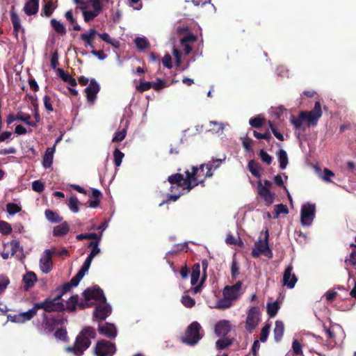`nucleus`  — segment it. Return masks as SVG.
<instances>
[{"label": "nucleus", "mask_w": 356, "mask_h": 356, "mask_svg": "<svg viewBox=\"0 0 356 356\" xmlns=\"http://www.w3.org/2000/svg\"><path fill=\"white\" fill-rule=\"evenodd\" d=\"M95 330L90 326L83 327L76 336L72 346H67L65 350L76 356H81L91 345V339L96 338Z\"/></svg>", "instance_id": "f257e3e1"}, {"label": "nucleus", "mask_w": 356, "mask_h": 356, "mask_svg": "<svg viewBox=\"0 0 356 356\" xmlns=\"http://www.w3.org/2000/svg\"><path fill=\"white\" fill-rule=\"evenodd\" d=\"M185 173L186 178L180 173H176L168 177V181L172 185H176L175 186H170V191L171 192H173L175 188H179L180 187H183V189L186 188L188 191H190L200 184L201 179L197 177H200V175L198 174V170L197 168H193V172L186 170Z\"/></svg>", "instance_id": "f03ea898"}, {"label": "nucleus", "mask_w": 356, "mask_h": 356, "mask_svg": "<svg viewBox=\"0 0 356 356\" xmlns=\"http://www.w3.org/2000/svg\"><path fill=\"white\" fill-rule=\"evenodd\" d=\"M321 103L316 102L314 107L310 111H301L298 118L291 116V122L296 129H301L302 121L307 122V126L314 127L318 124V119L322 116Z\"/></svg>", "instance_id": "7ed1b4c3"}, {"label": "nucleus", "mask_w": 356, "mask_h": 356, "mask_svg": "<svg viewBox=\"0 0 356 356\" xmlns=\"http://www.w3.org/2000/svg\"><path fill=\"white\" fill-rule=\"evenodd\" d=\"M202 327L197 321H193L188 325L184 334L179 337V341L187 346H194L197 345L203 337L201 333Z\"/></svg>", "instance_id": "20e7f679"}, {"label": "nucleus", "mask_w": 356, "mask_h": 356, "mask_svg": "<svg viewBox=\"0 0 356 356\" xmlns=\"http://www.w3.org/2000/svg\"><path fill=\"white\" fill-rule=\"evenodd\" d=\"M42 326L45 333L53 332L58 326L63 325L67 322V318L63 314H48L43 313L42 315Z\"/></svg>", "instance_id": "39448f33"}, {"label": "nucleus", "mask_w": 356, "mask_h": 356, "mask_svg": "<svg viewBox=\"0 0 356 356\" xmlns=\"http://www.w3.org/2000/svg\"><path fill=\"white\" fill-rule=\"evenodd\" d=\"M38 308L43 309L44 313L60 312L65 310V306L57 295L54 298H47L42 302H37Z\"/></svg>", "instance_id": "423d86ee"}, {"label": "nucleus", "mask_w": 356, "mask_h": 356, "mask_svg": "<svg viewBox=\"0 0 356 356\" xmlns=\"http://www.w3.org/2000/svg\"><path fill=\"white\" fill-rule=\"evenodd\" d=\"M268 230L266 229L265 232L264 239H260L254 243V248H252L251 253L254 258L258 257L261 254L268 256L270 258L272 257L273 253L268 246Z\"/></svg>", "instance_id": "0eeeda50"}, {"label": "nucleus", "mask_w": 356, "mask_h": 356, "mask_svg": "<svg viewBox=\"0 0 356 356\" xmlns=\"http://www.w3.org/2000/svg\"><path fill=\"white\" fill-rule=\"evenodd\" d=\"M316 206L314 204L307 203L302 206L300 210V222L304 227L310 226L315 218Z\"/></svg>", "instance_id": "6e6552de"}, {"label": "nucleus", "mask_w": 356, "mask_h": 356, "mask_svg": "<svg viewBox=\"0 0 356 356\" xmlns=\"http://www.w3.org/2000/svg\"><path fill=\"white\" fill-rule=\"evenodd\" d=\"M115 352V344L105 339L98 341L95 348V353L97 356H112Z\"/></svg>", "instance_id": "1a4fd4ad"}, {"label": "nucleus", "mask_w": 356, "mask_h": 356, "mask_svg": "<svg viewBox=\"0 0 356 356\" xmlns=\"http://www.w3.org/2000/svg\"><path fill=\"white\" fill-rule=\"evenodd\" d=\"M97 35L103 41L106 43H109L111 40V36L107 33H98L97 30L95 29H90L87 33H83L80 35V39L85 42V47H94L92 42L93 40Z\"/></svg>", "instance_id": "9d476101"}, {"label": "nucleus", "mask_w": 356, "mask_h": 356, "mask_svg": "<svg viewBox=\"0 0 356 356\" xmlns=\"http://www.w3.org/2000/svg\"><path fill=\"white\" fill-rule=\"evenodd\" d=\"M83 296L85 301L87 302H90L91 300L99 302H105L106 300L102 289L97 286L87 288L83 292Z\"/></svg>", "instance_id": "9b49d317"}, {"label": "nucleus", "mask_w": 356, "mask_h": 356, "mask_svg": "<svg viewBox=\"0 0 356 356\" xmlns=\"http://www.w3.org/2000/svg\"><path fill=\"white\" fill-rule=\"evenodd\" d=\"M259 315L260 309L259 307H252L249 309L245 321V329L249 332H251L258 325Z\"/></svg>", "instance_id": "f8f14e48"}, {"label": "nucleus", "mask_w": 356, "mask_h": 356, "mask_svg": "<svg viewBox=\"0 0 356 356\" xmlns=\"http://www.w3.org/2000/svg\"><path fill=\"white\" fill-rule=\"evenodd\" d=\"M111 313V307L105 302H99L95 308L94 317L97 321H104Z\"/></svg>", "instance_id": "ddd939ff"}, {"label": "nucleus", "mask_w": 356, "mask_h": 356, "mask_svg": "<svg viewBox=\"0 0 356 356\" xmlns=\"http://www.w3.org/2000/svg\"><path fill=\"white\" fill-rule=\"evenodd\" d=\"M242 287V282L241 281L237 282L232 286H225L222 291L223 297H227L228 298L235 300L241 296V290Z\"/></svg>", "instance_id": "4468645a"}, {"label": "nucleus", "mask_w": 356, "mask_h": 356, "mask_svg": "<svg viewBox=\"0 0 356 356\" xmlns=\"http://www.w3.org/2000/svg\"><path fill=\"white\" fill-rule=\"evenodd\" d=\"M225 156H224L222 159H212L211 161L207 163L205 165L207 170L205 175H200V177H199L201 179L200 181V184L202 183L206 178L212 177L213 171L220 167L221 163L225 161Z\"/></svg>", "instance_id": "2eb2a0df"}, {"label": "nucleus", "mask_w": 356, "mask_h": 356, "mask_svg": "<svg viewBox=\"0 0 356 356\" xmlns=\"http://www.w3.org/2000/svg\"><path fill=\"white\" fill-rule=\"evenodd\" d=\"M99 90L100 86L98 83L95 81V79H91L89 86L84 90L86 94L87 100L90 104H94Z\"/></svg>", "instance_id": "dca6fc26"}, {"label": "nucleus", "mask_w": 356, "mask_h": 356, "mask_svg": "<svg viewBox=\"0 0 356 356\" xmlns=\"http://www.w3.org/2000/svg\"><path fill=\"white\" fill-rule=\"evenodd\" d=\"M40 268L42 273L47 274L52 269L51 252L50 250H45L44 255L40 259Z\"/></svg>", "instance_id": "f3484780"}, {"label": "nucleus", "mask_w": 356, "mask_h": 356, "mask_svg": "<svg viewBox=\"0 0 356 356\" xmlns=\"http://www.w3.org/2000/svg\"><path fill=\"white\" fill-rule=\"evenodd\" d=\"M292 270L293 266L289 265L285 268L283 275V284L289 289H293L298 281L296 275L292 274Z\"/></svg>", "instance_id": "a211bd4d"}, {"label": "nucleus", "mask_w": 356, "mask_h": 356, "mask_svg": "<svg viewBox=\"0 0 356 356\" xmlns=\"http://www.w3.org/2000/svg\"><path fill=\"white\" fill-rule=\"evenodd\" d=\"M257 191L259 195L264 200L266 204L270 205L273 202L274 195L270 193L269 188H267L266 186H263L261 181H259L257 183Z\"/></svg>", "instance_id": "6ab92c4d"}, {"label": "nucleus", "mask_w": 356, "mask_h": 356, "mask_svg": "<svg viewBox=\"0 0 356 356\" xmlns=\"http://www.w3.org/2000/svg\"><path fill=\"white\" fill-rule=\"evenodd\" d=\"M230 322L227 320H221L215 325V333L218 337H225L231 330Z\"/></svg>", "instance_id": "aec40b11"}, {"label": "nucleus", "mask_w": 356, "mask_h": 356, "mask_svg": "<svg viewBox=\"0 0 356 356\" xmlns=\"http://www.w3.org/2000/svg\"><path fill=\"white\" fill-rule=\"evenodd\" d=\"M14 10L15 7L12 6V9L10 10V19L13 26V34L16 40H18V33L20 30L24 32V29L22 28L19 17Z\"/></svg>", "instance_id": "412c9836"}, {"label": "nucleus", "mask_w": 356, "mask_h": 356, "mask_svg": "<svg viewBox=\"0 0 356 356\" xmlns=\"http://www.w3.org/2000/svg\"><path fill=\"white\" fill-rule=\"evenodd\" d=\"M99 334L106 336L108 338L113 339L117 335V330L113 324L108 323L104 325H99L98 327Z\"/></svg>", "instance_id": "4be33fe9"}, {"label": "nucleus", "mask_w": 356, "mask_h": 356, "mask_svg": "<svg viewBox=\"0 0 356 356\" xmlns=\"http://www.w3.org/2000/svg\"><path fill=\"white\" fill-rule=\"evenodd\" d=\"M39 0H28L24 7L25 13L29 15H33L38 12Z\"/></svg>", "instance_id": "5701e85b"}, {"label": "nucleus", "mask_w": 356, "mask_h": 356, "mask_svg": "<svg viewBox=\"0 0 356 356\" xmlns=\"http://www.w3.org/2000/svg\"><path fill=\"white\" fill-rule=\"evenodd\" d=\"M23 282L24 283V290L29 291L34 286L35 283L37 282L36 275L32 271L26 273L23 276Z\"/></svg>", "instance_id": "b1692460"}, {"label": "nucleus", "mask_w": 356, "mask_h": 356, "mask_svg": "<svg viewBox=\"0 0 356 356\" xmlns=\"http://www.w3.org/2000/svg\"><path fill=\"white\" fill-rule=\"evenodd\" d=\"M55 152V146L48 147L43 156L42 165L45 169L49 168L53 163L54 154Z\"/></svg>", "instance_id": "393cba45"}, {"label": "nucleus", "mask_w": 356, "mask_h": 356, "mask_svg": "<svg viewBox=\"0 0 356 356\" xmlns=\"http://www.w3.org/2000/svg\"><path fill=\"white\" fill-rule=\"evenodd\" d=\"M102 196V194L100 191L96 188H92L89 200L90 207L92 208H97L99 205Z\"/></svg>", "instance_id": "a878e982"}, {"label": "nucleus", "mask_w": 356, "mask_h": 356, "mask_svg": "<svg viewBox=\"0 0 356 356\" xmlns=\"http://www.w3.org/2000/svg\"><path fill=\"white\" fill-rule=\"evenodd\" d=\"M70 231V226L67 222H63L61 224L54 227L53 235L54 236H63Z\"/></svg>", "instance_id": "bb28decb"}, {"label": "nucleus", "mask_w": 356, "mask_h": 356, "mask_svg": "<svg viewBox=\"0 0 356 356\" xmlns=\"http://www.w3.org/2000/svg\"><path fill=\"white\" fill-rule=\"evenodd\" d=\"M284 332V325L282 321H276L275 326L273 330L274 338L276 341H280Z\"/></svg>", "instance_id": "cd10ccee"}, {"label": "nucleus", "mask_w": 356, "mask_h": 356, "mask_svg": "<svg viewBox=\"0 0 356 356\" xmlns=\"http://www.w3.org/2000/svg\"><path fill=\"white\" fill-rule=\"evenodd\" d=\"M248 168L251 174L256 178H260L261 177V165L254 160H250L248 162Z\"/></svg>", "instance_id": "c85d7f7f"}, {"label": "nucleus", "mask_w": 356, "mask_h": 356, "mask_svg": "<svg viewBox=\"0 0 356 356\" xmlns=\"http://www.w3.org/2000/svg\"><path fill=\"white\" fill-rule=\"evenodd\" d=\"M191 277V284L195 286L200 277V264L199 263H196L193 266Z\"/></svg>", "instance_id": "c756f323"}, {"label": "nucleus", "mask_w": 356, "mask_h": 356, "mask_svg": "<svg viewBox=\"0 0 356 356\" xmlns=\"http://www.w3.org/2000/svg\"><path fill=\"white\" fill-rule=\"evenodd\" d=\"M46 218L51 222L59 223L63 220V217L60 216L56 212H54L50 209H47L44 211Z\"/></svg>", "instance_id": "7c9ffc66"}, {"label": "nucleus", "mask_w": 356, "mask_h": 356, "mask_svg": "<svg viewBox=\"0 0 356 356\" xmlns=\"http://www.w3.org/2000/svg\"><path fill=\"white\" fill-rule=\"evenodd\" d=\"M277 156L278 161L280 163V168L282 170L285 169L289 163L288 156L286 151L282 149H280L277 152Z\"/></svg>", "instance_id": "2f4dec72"}, {"label": "nucleus", "mask_w": 356, "mask_h": 356, "mask_svg": "<svg viewBox=\"0 0 356 356\" xmlns=\"http://www.w3.org/2000/svg\"><path fill=\"white\" fill-rule=\"evenodd\" d=\"M40 308L37 307V302L33 304V307L28 310L27 312H22L20 314V316L22 318L23 321H29L32 319L36 314Z\"/></svg>", "instance_id": "473e14b6"}, {"label": "nucleus", "mask_w": 356, "mask_h": 356, "mask_svg": "<svg viewBox=\"0 0 356 356\" xmlns=\"http://www.w3.org/2000/svg\"><path fill=\"white\" fill-rule=\"evenodd\" d=\"M57 72L60 78L65 82L68 83L71 86H76L77 85L75 79L72 78L68 74H66L64 70L61 68H58Z\"/></svg>", "instance_id": "72a5a7b5"}, {"label": "nucleus", "mask_w": 356, "mask_h": 356, "mask_svg": "<svg viewBox=\"0 0 356 356\" xmlns=\"http://www.w3.org/2000/svg\"><path fill=\"white\" fill-rule=\"evenodd\" d=\"M51 25L54 31L59 35L63 36L66 34V29L60 21L56 19H52L51 20Z\"/></svg>", "instance_id": "f704fd0d"}, {"label": "nucleus", "mask_w": 356, "mask_h": 356, "mask_svg": "<svg viewBox=\"0 0 356 356\" xmlns=\"http://www.w3.org/2000/svg\"><path fill=\"white\" fill-rule=\"evenodd\" d=\"M223 338L217 340L216 346L218 350H224L230 346L233 343V339L228 337H222Z\"/></svg>", "instance_id": "c9c22d12"}, {"label": "nucleus", "mask_w": 356, "mask_h": 356, "mask_svg": "<svg viewBox=\"0 0 356 356\" xmlns=\"http://www.w3.org/2000/svg\"><path fill=\"white\" fill-rule=\"evenodd\" d=\"M280 308V305L277 301L273 302H268L266 306L267 314L270 318H273L276 316Z\"/></svg>", "instance_id": "e433bc0d"}, {"label": "nucleus", "mask_w": 356, "mask_h": 356, "mask_svg": "<svg viewBox=\"0 0 356 356\" xmlns=\"http://www.w3.org/2000/svg\"><path fill=\"white\" fill-rule=\"evenodd\" d=\"M265 122V118L261 115H257L256 117L252 118L249 120V124L254 128H261Z\"/></svg>", "instance_id": "4c0bfd02"}, {"label": "nucleus", "mask_w": 356, "mask_h": 356, "mask_svg": "<svg viewBox=\"0 0 356 356\" xmlns=\"http://www.w3.org/2000/svg\"><path fill=\"white\" fill-rule=\"evenodd\" d=\"M30 119H31V115L28 113H17V120L24 122L25 124H26L31 127H35L36 122H33V121H31Z\"/></svg>", "instance_id": "58836bf2"}, {"label": "nucleus", "mask_w": 356, "mask_h": 356, "mask_svg": "<svg viewBox=\"0 0 356 356\" xmlns=\"http://www.w3.org/2000/svg\"><path fill=\"white\" fill-rule=\"evenodd\" d=\"M78 296H71L67 302L65 309L69 312H75L78 305Z\"/></svg>", "instance_id": "ea45409f"}, {"label": "nucleus", "mask_w": 356, "mask_h": 356, "mask_svg": "<svg viewBox=\"0 0 356 356\" xmlns=\"http://www.w3.org/2000/svg\"><path fill=\"white\" fill-rule=\"evenodd\" d=\"M232 300L228 298L227 297H223V298L218 300L216 308L220 309L229 308L232 305Z\"/></svg>", "instance_id": "a19ab883"}, {"label": "nucleus", "mask_w": 356, "mask_h": 356, "mask_svg": "<svg viewBox=\"0 0 356 356\" xmlns=\"http://www.w3.org/2000/svg\"><path fill=\"white\" fill-rule=\"evenodd\" d=\"M134 42L137 49L140 51H143L149 46V42L145 38L137 37Z\"/></svg>", "instance_id": "79ce46f5"}, {"label": "nucleus", "mask_w": 356, "mask_h": 356, "mask_svg": "<svg viewBox=\"0 0 356 356\" xmlns=\"http://www.w3.org/2000/svg\"><path fill=\"white\" fill-rule=\"evenodd\" d=\"M79 203V202L77 197L76 196L73 195L69 198L67 205H68L70 209L72 212L77 213L79 211V209L78 207Z\"/></svg>", "instance_id": "37998d69"}, {"label": "nucleus", "mask_w": 356, "mask_h": 356, "mask_svg": "<svg viewBox=\"0 0 356 356\" xmlns=\"http://www.w3.org/2000/svg\"><path fill=\"white\" fill-rule=\"evenodd\" d=\"M12 232L11 225L3 220H0V233L3 235H8Z\"/></svg>", "instance_id": "c03bdc74"}, {"label": "nucleus", "mask_w": 356, "mask_h": 356, "mask_svg": "<svg viewBox=\"0 0 356 356\" xmlns=\"http://www.w3.org/2000/svg\"><path fill=\"white\" fill-rule=\"evenodd\" d=\"M113 156H114V163H115V166H117V167L120 166L122 163V159L124 156V153H122L118 148H115V149L113 152Z\"/></svg>", "instance_id": "a18cd8bd"}, {"label": "nucleus", "mask_w": 356, "mask_h": 356, "mask_svg": "<svg viewBox=\"0 0 356 356\" xmlns=\"http://www.w3.org/2000/svg\"><path fill=\"white\" fill-rule=\"evenodd\" d=\"M259 156L261 160L265 163L266 165H270L273 161V157L269 155L266 151L264 149H260L259 152Z\"/></svg>", "instance_id": "49530a36"}, {"label": "nucleus", "mask_w": 356, "mask_h": 356, "mask_svg": "<svg viewBox=\"0 0 356 356\" xmlns=\"http://www.w3.org/2000/svg\"><path fill=\"white\" fill-rule=\"evenodd\" d=\"M54 336L56 339H58L62 341H67V332L66 329L60 327L57 329L54 332Z\"/></svg>", "instance_id": "de8ad7c7"}, {"label": "nucleus", "mask_w": 356, "mask_h": 356, "mask_svg": "<svg viewBox=\"0 0 356 356\" xmlns=\"http://www.w3.org/2000/svg\"><path fill=\"white\" fill-rule=\"evenodd\" d=\"M209 124L211 127L209 131L213 133H218L220 131H222L224 129L223 124L217 121H211Z\"/></svg>", "instance_id": "09e8293b"}, {"label": "nucleus", "mask_w": 356, "mask_h": 356, "mask_svg": "<svg viewBox=\"0 0 356 356\" xmlns=\"http://www.w3.org/2000/svg\"><path fill=\"white\" fill-rule=\"evenodd\" d=\"M21 207L15 203H8L6 205L7 212L10 215H14L21 211Z\"/></svg>", "instance_id": "8fccbe9b"}, {"label": "nucleus", "mask_w": 356, "mask_h": 356, "mask_svg": "<svg viewBox=\"0 0 356 356\" xmlns=\"http://www.w3.org/2000/svg\"><path fill=\"white\" fill-rule=\"evenodd\" d=\"M52 2L49 1L42 7L41 15H44L47 17H50L54 11V8L52 7Z\"/></svg>", "instance_id": "3c124183"}, {"label": "nucleus", "mask_w": 356, "mask_h": 356, "mask_svg": "<svg viewBox=\"0 0 356 356\" xmlns=\"http://www.w3.org/2000/svg\"><path fill=\"white\" fill-rule=\"evenodd\" d=\"M72 287L73 286H71L69 282L64 283L60 287L56 289V291H58L57 296H60V298L61 299L62 296L68 292Z\"/></svg>", "instance_id": "603ef678"}, {"label": "nucleus", "mask_w": 356, "mask_h": 356, "mask_svg": "<svg viewBox=\"0 0 356 356\" xmlns=\"http://www.w3.org/2000/svg\"><path fill=\"white\" fill-rule=\"evenodd\" d=\"M275 215L274 218H277L278 216L281 213L287 214L289 213V209L287 207L282 204H279L275 205Z\"/></svg>", "instance_id": "864d4df0"}, {"label": "nucleus", "mask_w": 356, "mask_h": 356, "mask_svg": "<svg viewBox=\"0 0 356 356\" xmlns=\"http://www.w3.org/2000/svg\"><path fill=\"white\" fill-rule=\"evenodd\" d=\"M181 303L186 307L191 308L195 305V301L193 298H191L189 296H184L181 298Z\"/></svg>", "instance_id": "5fc2aeb1"}, {"label": "nucleus", "mask_w": 356, "mask_h": 356, "mask_svg": "<svg viewBox=\"0 0 356 356\" xmlns=\"http://www.w3.org/2000/svg\"><path fill=\"white\" fill-rule=\"evenodd\" d=\"M270 329V324H266L263 328L261 330L260 333V341L262 342H265L267 340L269 331Z\"/></svg>", "instance_id": "6e6d98bb"}, {"label": "nucleus", "mask_w": 356, "mask_h": 356, "mask_svg": "<svg viewBox=\"0 0 356 356\" xmlns=\"http://www.w3.org/2000/svg\"><path fill=\"white\" fill-rule=\"evenodd\" d=\"M127 135V131L125 129H122L116 132L112 139V142L118 143L122 141Z\"/></svg>", "instance_id": "4d7b16f0"}, {"label": "nucleus", "mask_w": 356, "mask_h": 356, "mask_svg": "<svg viewBox=\"0 0 356 356\" xmlns=\"http://www.w3.org/2000/svg\"><path fill=\"white\" fill-rule=\"evenodd\" d=\"M167 86L168 85H167L166 82L160 79H157L156 82H152V88L156 91H159V90L165 88V87H167Z\"/></svg>", "instance_id": "13d9d810"}, {"label": "nucleus", "mask_w": 356, "mask_h": 356, "mask_svg": "<svg viewBox=\"0 0 356 356\" xmlns=\"http://www.w3.org/2000/svg\"><path fill=\"white\" fill-rule=\"evenodd\" d=\"M292 348L294 354L296 355H302V347L301 343L297 340L294 339L292 343Z\"/></svg>", "instance_id": "bf43d9fd"}, {"label": "nucleus", "mask_w": 356, "mask_h": 356, "mask_svg": "<svg viewBox=\"0 0 356 356\" xmlns=\"http://www.w3.org/2000/svg\"><path fill=\"white\" fill-rule=\"evenodd\" d=\"M43 102L44 106L46 110L49 112H52L54 111L53 106H52V100L51 98L46 95L43 97Z\"/></svg>", "instance_id": "052dcab7"}, {"label": "nucleus", "mask_w": 356, "mask_h": 356, "mask_svg": "<svg viewBox=\"0 0 356 356\" xmlns=\"http://www.w3.org/2000/svg\"><path fill=\"white\" fill-rule=\"evenodd\" d=\"M84 275H85L83 273H82V272L79 270L78 273H76V275L72 278V280H70V282H69V283L72 286H76L79 284L81 280L83 277Z\"/></svg>", "instance_id": "680f3d73"}, {"label": "nucleus", "mask_w": 356, "mask_h": 356, "mask_svg": "<svg viewBox=\"0 0 356 356\" xmlns=\"http://www.w3.org/2000/svg\"><path fill=\"white\" fill-rule=\"evenodd\" d=\"M83 10V19L86 22H89L94 19L97 15L92 11H88L86 10Z\"/></svg>", "instance_id": "e2e57ef3"}, {"label": "nucleus", "mask_w": 356, "mask_h": 356, "mask_svg": "<svg viewBox=\"0 0 356 356\" xmlns=\"http://www.w3.org/2000/svg\"><path fill=\"white\" fill-rule=\"evenodd\" d=\"M231 274L233 279H236L239 274V267L237 261L235 259H233L232 261Z\"/></svg>", "instance_id": "0e129e2a"}, {"label": "nucleus", "mask_w": 356, "mask_h": 356, "mask_svg": "<svg viewBox=\"0 0 356 356\" xmlns=\"http://www.w3.org/2000/svg\"><path fill=\"white\" fill-rule=\"evenodd\" d=\"M9 283L10 280L7 276L0 275V294L5 291Z\"/></svg>", "instance_id": "69168bd1"}, {"label": "nucleus", "mask_w": 356, "mask_h": 356, "mask_svg": "<svg viewBox=\"0 0 356 356\" xmlns=\"http://www.w3.org/2000/svg\"><path fill=\"white\" fill-rule=\"evenodd\" d=\"M151 88H152V82L140 81L139 86H137V90L144 92L149 90Z\"/></svg>", "instance_id": "338daca9"}, {"label": "nucleus", "mask_w": 356, "mask_h": 356, "mask_svg": "<svg viewBox=\"0 0 356 356\" xmlns=\"http://www.w3.org/2000/svg\"><path fill=\"white\" fill-rule=\"evenodd\" d=\"M197 36L192 33H188L180 40V43L194 42L197 40Z\"/></svg>", "instance_id": "774afa93"}]
</instances>
